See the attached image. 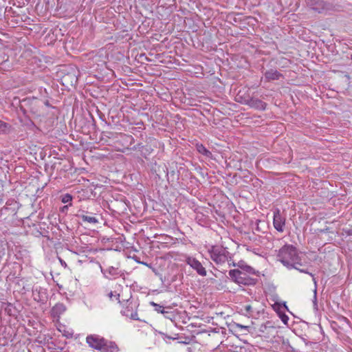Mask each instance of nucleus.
<instances>
[{"instance_id":"nucleus-1","label":"nucleus","mask_w":352,"mask_h":352,"mask_svg":"<svg viewBox=\"0 0 352 352\" xmlns=\"http://www.w3.org/2000/svg\"><path fill=\"white\" fill-rule=\"evenodd\" d=\"M276 256L277 261L289 270L298 269V265H302L298 250L293 245H284L279 249Z\"/></svg>"},{"instance_id":"nucleus-2","label":"nucleus","mask_w":352,"mask_h":352,"mask_svg":"<svg viewBox=\"0 0 352 352\" xmlns=\"http://www.w3.org/2000/svg\"><path fill=\"white\" fill-rule=\"evenodd\" d=\"M86 342L91 349L101 352H118L120 350L115 342L108 340L98 334L88 335Z\"/></svg>"},{"instance_id":"nucleus-3","label":"nucleus","mask_w":352,"mask_h":352,"mask_svg":"<svg viewBox=\"0 0 352 352\" xmlns=\"http://www.w3.org/2000/svg\"><path fill=\"white\" fill-rule=\"evenodd\" d=\"M208 252L211 260L217 265H222L228 262L230 267L236 265L232 261V255L227 248L219 245H211Z\"/></svg>"},{"instance_id":"nucleus-4","label":"nucleus","mask_w":352,"mask_h":352,"mask_svg":"<svg viewBox=\"0 0 352 352\" xmlns=\"http://www.w3.org/2000/svg\"><path fill=\"white\" fill-rule=\"evenodd\" d=\"M20 109L23 114L31 113L34 118L44 116L43 100L36 98H25L20 101Z\"/></svg>"},{"instance_id":"nucleus-5","label":"nucleus","mask_w":352,"mask_h":352,"mask_svg":"<svg viewBox=\"0 0 352 352\" xmlns=\"http://www.w3.org/2000/svg\"><path fill=\"white\" fill-rule=\"evenodd\" d=\"M250 275L238 269L229 271V276L231 280L239 285L250 286L256 285L257 279L251 277Z\"/></svg>"},{"instance_id":"nucleus-6","label":"nucleus","mask_w":352,"mask_h":352,"mask_svg":"<svg viewBox=\"0 0 352 352\" xmlns=\"http://www.w3.org/2000/svg\"><path fill=\"white\" fill-rule=\"evenodd\" d=\"M305 3L307 7L318 13L331 11L334 8L332 3L324 0H305Z\"/></svg>"},{"instance_id":"nucleus-7","label":"nucleus","mask_w":352,"mask_h":352,"mask_svg":"<svg viewBox=\"0 0 352 352\" xmlns=\"http://www.w3.org/2000/svg\"><path fill=\"white\" fill-rule=\"evenodd\" d=\"M241 91L237 94V97L239 99L238 101L245 104L248 105L251 108H254L257 110L263 111L266 109L267 104L263 102L261 100L250 96H243L241 95Z\"/></svg>"},{"instance_id":"nucleus-8","label":"nucleus","mask_w":352,"mask_h":352,"mask_svg":"<svg viewBox=\"0 0 352 352\" xmlns=\"http://www.w3.org/2000/svg\"><path fill=\"white\" fill-rule=\"evenodd\" d=\"M273 225L274 228L279 232L285 230L286 219L285 215L280 212L278 208L274 210Z\"/></svg>"},{"instance_id":"nucleus-9","label":"nucleus","mask_w":352,"mask_h":352,"mask_svg":"<svg viewBox=\"0 0 352 352\" xmlns=\"http://www.w3.org/2000/svg\"><path fill=\"white\" fill-rule=\"evenodd\" d=\"M185 262L195 270L199 275L201 276H206L207 272L205 267L197 258L188 256L186 257Z\"/></svg>"},{"instance_id":"nucleus-10","label":"nucleus","mask_w":352,"mask_h":352,"mask_svg":"<svg viewBox=\"0 0 352 352\" xmlns=\"http://www.w3.org/2000/svg\"><path fill=\"white\" fill-rule=\"evenodd\" d=\"M151 173L155 175V179H161L163 177L168 176V168L164 164H152L151 168Z\"/></svg>"},{"instance_id":"nucleus-11","label":"nucleus","mask_w":352,"mask_h":352,"mask_svg":"<svg viewBox=\"0 0 352 352\" xmlns=\"http://www.w3.org/2000/svg\"><path fill=\"white\" fill-rule=\"evenodd\" d=\"M107 278H116L117 277H122L124 276V271L119 269V267L110 266L105 270H101Z\"/></svg>"},{"instance_id":"nucleus-12","label":"nucleus","mask_w":352,"mask_h":352,"mask_svg":"<svg viewBox=\"0 0 352 352\" xmlns=\"http://www.w3.org/2000/svg\"><path fill=\"white\" fill-rule=\"evenodd\" d=\"M12 68V63L8 55L3 50H0V69L9 71Z\"/></svg>"},{"instance_id":"nucleus-13","label":"nucleus","mask_w":352,"mask_h":352,"mask_svg":"<svg viewBox=\"0 0 352 352\" xmlns=\"http://www.w3.org/2000/svg\"><path fill=\"white\" fill-rule=\"evenodd\" d=\"M62 83L64 86H74L78 82V78L75 71L68 72L61 78Z\"/></svg>"},{"instance_id":"nucleus-14","label":"nucleus","mask_w":352,"mask_h":352,"mask_svg":"<svg viewBox=\"0 0 352 352\" xmlns=\"http://www.w3.org/2000/svg\"><path fill=\"white\" fill-rule=\"evenodd\" d=\"M66 311V307L63 303H56L52 309L51 314L54 318H59Z\"/></svg>"},{"instance_id":"nucleus-15","label":"nucleus","mask_w":352,"mask_h":352,"mask_svg":"<svg viewBox=\"0 0 352 352\" xmlns=\"http://www.w3.org/2000/svg\"><path fill=\"white\" fill-rule=\"evenodd\" d=\"M265 78L267 81L278 80L283 77V74L278 72L276 69H271L267 70L264 74Z\"/></svg>"},{"instance_id":"nucleus-16","label":"nucleus","mask_w":352,"mask_h":352,"mask_svg":"<svg viewBox=\"0 0 352 352\" xmlns=\"http://www.w3.org/2000/svg\"><path fill=\"white\" fill-rule=\"evenodd\" d=\"M76 216L80 218L84 222L94 224L98 222V219L95 217L88 216L85 214H78Z\"/></svg>"},{"instance_id":"nucleus-17","label":"nucleus","mask_w":352,"mask_h":352,"mask_svg":"<svg viewBox=\"0 0 352 352\" xmlns=\"http://www.w3.org/2000/svg\"><path fill=\"white\" fill-rule=\"evenodd\" d=\"M238 266L241 268V271L245 272L249 274H255V270L250 265L239 263Z\"/></svg>"},{"instance_id":"nucleus-18","label":"nucleus","mask_w":352,"mask_h":352,"mask_svg":"<svg viewBox=\"0 0 352 352\" xmlns=\"http://www.w3.org/2000/svg\"><path fill=\"white\" fill-rule=\"evenodd\" d=\"M150 305L154 307L155 309V311H156L158 313H161V314H168L169 312L168 311H165V308L164 307L159 305V304H157L154 302H150Z\"/></svg>"},{"instance_id":"nucleus-19","label":"nucleus","mask_w":352,"mask_h":352,"mask_svg":"<svg viewBox=\"0 0 352 352\" xmlns=\"http://www.w3.org/2000/svg\"><path fill=\"white\" fill-rule=\"evenodd\" d=\"M197 149L199 153L206 157H210L211 155V152L209 151L203 144H197Z\"/></svg>"},{"instance_id":"nucleus-20","label":"nucleus","mask_w":352,"mask_h":352,"mask_svg":"<svg viewBox=\"0 0 352 352\" xmlns=\"http://www.w3.org/2000/svg\"><path fill=\"white\" fill-rule=\"evenodd\" d=\"M232 327L235 329H238L241 331H247V332H249L250 331V326H248V325H243V324H241L239 323H236V322H234L232 324Z\"/></svg>"},{"instance_id":"nucleus-21","label":"nucleus","mask_w":352,"mask_h":352,"mask_svg":"<svg viewBox=\"0 0 352 352\" xmlns=\"http://www.w3.org/2000/svg\"><path fill=\"white\" fill-rule=\"evenodd\" d=\"M131 311H133V306H132V303L131 302H129L128 305L126 306V308L123 309L122 311H121V314L123 315V316H129V314H131Z\"/></svg>"},{"instance_id":"nucleus-22","label":"nucleus","mask_w":352,"mask_h":352,"mask_svg":"<svg viewBox=\"0 0 352 352\" xmlns=\"http://www.w3.org/2000/svg\"><path fill=\"white\" fill-rule=\"evenodd\" d=\"M61 201L64 204L69 203V205L72 206V196L69 193H66L62 196Z\"/></svg>"},{"instance_id":"nucleus-23","label":"nucleus","mask_w":352,"mask_h":352,"mask_svg":"<svg viewBox=\"0 0 352 352\" xmlns=\"http://www.w3.org/2000/svg\"><path fill=\"white\" fill-rule=\"evenodd\" d=\"M243 310L245 311V314L248 316H252L254 311L253 307L251 305H246L243 307Z\"/></svg>"},{"instance_id":"nucleus-24","label":"nucleus","mask_w":352,"mask_h":352,"mask_svg":"<svg viewBox=\"0 0 352 352\" xmlns=\"http://www.w3.org/2000/svg\"><path fill=\"white\" fill-rule=\"evenodd\" d=\"M8 129L7 123L0 120V133H6Z\"/></svg>"},{"instance_id":"nucleus-25","label":"nucleus","mask_w":352,"mask_h":352,"mask_svg":"<svg viewBox=\"0 0 352 352\" xmlns=\"http://www.w3.org/2000/svg\"><path fill=\"white\" fill-rule=\"evenodd\" d=\"M314 299H313L314 308V309L318 310L317 290H316V289H314Z\"/></svg>"},{"instance_id":"nucleus-26","label":"nucleus","mask_w":352,"mask_h":352,"mask_svg":"<svg viewBox=\"0 0 352 352\" xmlns=\"http://www.w3.org/2000/svg\"><path fill=\"white\" fill-rule=\"evenodd\" d=\"M296 270L302 273H305V274H307L310 275L311 276H312L313 280L314 281V283H316V278H314V275L312 273L308 272L307 270L300 269L298 267V269H296Z\"/></svg>"},{"instance_id":"nucleus-27","label":"nucleus","mask_w":352,"mask_h":352,"mask_svg":"<svg viewBox=\"0 0 352 352\" xmlns=\"http://www.w3.org/2000/svg\"><path fill=\"white\" fill-rule=\"evenodd\" d=\"M128 317L135 320H139L138 314L137 311H131L129 316H128Z\"/></svg>"},{"instance_id":"nucleus-28","label":"nucleus","mask_w":352,"mask_h":352,"mask_svg":"<svg viewBox=\"0 0 352 352\" xmlns=\"http://www.w3.org/2000/svg\"><path fill=\"white\" fill-rule=\"evenodd\" d=\"M138 263H140V264H142L144 265H146V267L152 269L153 272H154L155 274L157 273L156 272V269L153 267L151 263H147L146 262H143V261H136Z\"/></svg>"},{"instance_id":"nucleus-29","label":"nucleus","mask_w":352,"mask_h":352,"mask_svg":"<svg viewBox=\"0 0 352 352\" xmlns=\"http://www.w3.org/2000/svg\"><path fill=\"white\" fill-rule=\"evenodd\" d=\"M280 318L284 324H287L289 317L285 314H280Z\"/></svg>"},{"instance_id":"nucleus-30","label":"nucleus","mask_w":352,"mask_h":352,"mask_svg":"<svg viewBox=\"0 0 352 352\" xmlns=\"http://www.w3.org/2000/svg\"><path fill=\"white\" fill-rule=\"evenodd\" d=\"M9 210H10V208L7 206H4V207L1 208L0 210V217L6 215V212H8Z\"/></svg>"},{"instance_id":"nucleus-31","label":"nucleus","mask_w":352,"mask_h":352,"mask_svg":"<svg viewBox=\"0 0 352 352\" xmlns=\"http://www.w3.org/2000/svg\"><path fill=\"white\" fill-rule=\"evenodd\" d=\"M343 230L347 236H352V226H350L349 228H344Z\"/></svg>"},{"instance_id":"nucleus-32","label":"nucleus","mask_w":352,"mask_h":352,"mask_svg":"<svg viewBox=\"0 0 352 352\" xmlns=\"http://www.w3.org/2000/svg\"><path fill=\"white\" fill-rule=\"evenodd\" d=\"M109 296L111 299L113 298V297H114L116 300H118V301H120V294H114L113 293V292H111L109 294Z\"/></svg>"},{"instance_id":"nucleus-33","label":"nucleus","mask_w":352,"mask_h":352,"mask_svg":"<svg viewBox=\"0 0 352 352\" xmlns=\"http://www.w3.org/2000/svg\"><path fill=\"white\" fill-rule=\"evenodd\" d=\"M319 232H320V233H325V232H329V228L327 227V228H324V229H321V230H320V231H319Z\"/></svg>"},{"instance_id":"nucleus-34","label":"nucleus","mask_w":352,"mask_h":352,"mask_svg":"<svg viewBox=\"0 0 352 352\" xmlns=\"http://www.w3.org/2000/svg\"><path fill=\"white\" fill-rule=\"evenodd\" d=\"M43 104L47 106V107H51L48 100H45V101H43Z\"/></svg>"},{"instance_id":"nucleus-35","label":"nucleus","mask_w":352,"mask_h":352,"mask_svg":"<svg viewBox=\"0 0 352 352\" xmlns=\"http://www.w3.org/2000/svg\"><path fill=\"white\" fill-rule=\"evenodd\" d=\"M67 208H68V206H63V208H62V211L63 212V211H65V210H67Z\"/></svg>"},{"instance_id":"nucleus-36","label":"nucleus","mask_w":352,"mask_h":352,"mask_svg":"<svg viewBox=\"0 0 352 352\" xmlns=\"http://www.w3.org/2000/svg\"><path fill=\"white\" fill-rule=\"evenodd\" d=\"M60 263H61V264H62V265H63V264H64L65 265H66L65 262L63 261L62 260H60Z\"/></svg>"},{"instance_id":"nucleus-37","label":"nucleus","mask_w":352,"mask_h":352,"mask_svg":"<svg viewBox=\"0 0 352 352\" xmlns=\"http://www.w3.org/2000/svg\"><path fill=\"white\" fill-rule=\"evenodd\" d=\"M34 300H37V301H40V300H41V299H40V298H39V299H37L36 297H34Z\"/></svg>"},{"instance_id":"nucleus-38","label":"nucleus","mask_w":352,"mask_h":352,"mask_svg":"<svg viewBox=\"0 0 352 352\" xmlns=\"http://www.w3.org/2000/svg\"><path fill=\"white\" fill-rule=\"evenodd\" d=\"M256 230H258V231L259 230V228H258V226H256Z\"/></svg>"},{"instance_id":"nucleus-39","label":"nucleus","mask_w":352,"mask_h":352,"mask_svg":"<svg viewBox=\"0 0 352 352\" xmlns=\"http://www.w3.org/2000/svg\"><path fill=\"white\" fill-rule=\"evenodd\" d=\"M351 60H352V54H351Z\"/></svg>"}]
</instances>
